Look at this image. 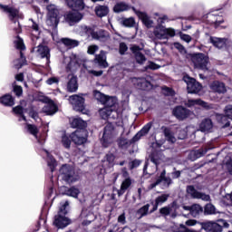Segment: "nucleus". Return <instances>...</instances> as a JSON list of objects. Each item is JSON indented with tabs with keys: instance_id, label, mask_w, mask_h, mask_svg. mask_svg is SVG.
Returning <instances> with one entry per match:
<instances>
[{
	"instance_id": "5701e85b",
	"label": "nucleus",
	"mask_w": 232,
	"mask_h": 232,
	"mask_svg": "<svg viewBox=\"0 0 232 232\" xmlns=\"http://www.w3.org/2000/svg\"><path fill=\"white\" fill-rule=\"evenodd\" d=\"M210 43L213 44V46H215V48L222 50V48H226L227 39L210 36Z\"/></svg>"
},
{
	"instance_id": "412c9836",
	"label": "nucleus",
	"mask_w": 232,
	"mask_h": 232,
	"mask_svg": "<svg viewBox=\"0 0 232 232\" xmlns=\"http://www.w3.org/2000/svg\"><path fill=\"white\" fill-rule=\"evenodd\" d=\"M210 90L215 93H226L227 89L226 88V84L222 82L215 81L209 85Z\"/></svg>"
},
{
	"instance_id": "ea45409f",
	"label": "nucleus",
	"mask_w": 232,
	"mask_h": 232,
	"mask_svg": "<svg viewBox=\"0 0 232 232\" xmlns=\"http://www.w3.org/2000/svg\"><path fill=\"white\" fill-rule=\"evenodd\" d=\"M168 198H169V194H163L156 198L153 211H157V208H159V206H162V204H164V202H166Z\"/></svg>"
},
{
	"instance_id": "cd10ccee",
	"label": "nucleus",
	"mask_w": 232,
	"mask_h": 232,
	"mask_svg": "<svg viewBox=\"0 0 232 232\" xmlns=\"http://www.w3.org/2000/svg\"><path fill=\"white\" fill-rule=\"evenodd\" d=\"M103 168H113L115 166V155L113 153H108L104 157L102 161Z\"/></svg>"
},
{
	"instance_id": "4468645a",
	"label": "nucleus",
	"mask_w": 232,
	"mask_h": 232,
	"mask_svg": "<svg viewBox=\"0 0 232 232\" xmlns=\"http://www.w3.org/2000/svg\"><path fill=\"white\" fill-rule=\"evenodd\" d=\"M82 17V14L74 10L66 14L65 20L70 24V26H73V24H77V23H80Z\"/></svg>"
},
{
	"instance_id": "f257e3e1",
	"label": "nucleus",
	"mask_w": 232,
	"mask_h": 232,
	"mask_svg": "<svg viewBox=\"0 0 232 232\" xmlns=\"http://www.w3.org/2000/svg\"><path fill=\"white\" fill-rule=\"evenodd\" d=\"M168 21V16L163 15L158 19V25L154 28L153 35L155 39L162 41L164 39H169V37H175V29L166 28L162 24Z\"/></svg>"
},
{
	"instance_id": "de8ad7c7",
	"label": "nucleus",
	"mask_w": 232,
	"mask_h": 232,
	"mask_svg": "<svg viewBox=\"0 0 232 232\" xmlns=\"http://www.w3.org/2000/svg\"><path fill=\"white\" fill-rule=\"evenodd\" d=\"M121 24L123 26H126L127 28H133L135 26V18L130 17V18H121L120 20Z\"/></svg>"
},
{
	"instance_id": "864d4df0",
	"label": "nucleus",
	"mask_w": 232,
	"mask_h": 232,
	"mask_svg": "<svg viewBox=\"0 0 232 232\" xmlns=\"http://www.w3.org/2000/svg\"><path fill=\"white\" fill-rule=\"evenodd\" d=\"M62 144L63 147H65L67 149L70 148V146L72 144V136H68L66 134L62 136Z\"/></svg>"
},
{
	"instance_id": "052dcab7",
	"label": "nucleus",
	"mask_w": 232,
	"mask_h": 232,
	"mask_svg": "<svg viewBox=\"0 0 232 232\" xmlns=\"http://www.w3.org/2000/svg\"><path fill=\"white\" fill-rule=\"evenodd\" d=\"M225 115L227 117V119H230L232 121V105H227L225 108Z\"/></svg>"
},
{
	"instance_id": "393cba45",
	"label": "nucleus",
	"mask_w": 232,
	"mask_h": 232,
	"mask_svg": "<svg viewBox=\"0 0 232 232\" xmlns=\"http://www.w3.org/2000/svg\"><path fill=\"white\" fill-rule=\"evenodd\" d=\"M95 63L99 64L101 68H108V62L106 61V53L104 51H101L99 54L95 56Z\"/></svg>"
},
{
	"instance_id": "72a5a7b5",
	"label": "nucleus",
	"mask_w": 232,
	"mask_h": 232,
	"mask_svg": "<svg viewBox=\"0 0 232 232\" xmlns=\"http://www.w3.org/2000/svg\"><path fill=\"white\" fill-rule=\"evenodd\" d=\"M94 11L98 17H106L110 14V8L106 5H97Z\"/></svg>"
},
{
	"instance_id": "9d476101",
	"label": "nucleus",
	"mask_w": 232,
	"mask_h": 232,
	"mask_svg": "<svg viewBox=\"0 0 232 232\" xmlns=\"http://www.w3.org/2000/svg\"><path fill=\"white\" fill-rule=\"evenodd\" d=\"M184 82L187 84V90L188 93H198L202 90V84L197 82L195 78H191L188 75L183 77Z\"/></svg>"
},
{
	"instance_id": "13d9d810",
	"label": "nucleus",
	"mask_w": 232,
	"mask_h": 232,
	"mask_svg": "<svg viewBox=\"0 0 232 232\" xmlns=\"http://www.w3.org/2000/svg\"><path fill=\"white\" fill-rule=\"evenodd\" d=\"M162 92L164 95H169L171 97H173V95H175V92L173 91V89H171L169 87H166V86L162 87Z\"/></svg>"
},
{
	"instance_id": "1a4fd4ad",
	"label": "nucleus",
	"mask_w": 232,
	"mask_h": 232,
	"mask_svg": "<svg viewBox=\"0 0 232 232\" xmlns=\"http://www.w3.org/2000/svg\"><path fill=\"white\" fill-rule=\"evenodd\" d=\"M47 11L46 24L48 26L57 27V24H59V9H57L55 5H49Z\"/></svg>"
},
{
	"instance_id": "58836bf2",
	"label": "nucleus",
	"mask_w": 232,
	"mask_h": 232,
	"mask_svg": "<svg viewBox=\"0 0 232 232\" xmlns=\"http://www.w3.org/2000/svg\"><path fill=\"white\" fill-rule=\"evenodd\" d=\"M0 102L4 104V106H9L12 107L14 104H15V102L14 101V97L10 94H5L2 98H0Z\"/></svg>"
},
{
	"instance_id": "7ed1b4c3",
	"label": "nucleus",
	"mask_w": 232,
	"mask_h": 232,
	"mask_svg": "<svg viewBox=\"0 0 232 232\" xmlns=\"http://www.w3.org/2000/svg\"><path fill=\"white\" fill-rule=\"evenodd\" d=\"M160 160H162V154L160 152H152L150 156V160L145 162L143 168L144 175H153L157 173V169L159 168V164H160Z\"/></svg>"
},
{
	"instance_id": "c756f323",
	"label": "nucleus",
	"mask_w": 232,
	"mask_h": 232,
	"mask_svg": "<svg viewBox=\"0 0 232 232\" xmlns=\"http://www.w3.org/2000/svg\"><path fill=\"white\" fill-rule=\"evenodd\" d=\"M92 39L104 43L110 39V34L106 31L94 32L92 33Z\"/></svg>"
},
{
	"instance_id": "09e8293b",
	"label": "nucleus",
	"mask_w": 232,
	"mask_h": 232,
	"mask_svg": "<svg viewBox=\"0 0 232 232\" xmlns=\"http://www.w3.org/2000/svg\"><path fill=\"white\" fill-rule=\"evenodd\" d=\"M27 128V131H29V133L31 135H33L34 137H35V139L39 141V138H37V134L39 133V129L37 128V126L35 125H32V124H27L26 125Z\"/></svg>"
},
{
	"instance_id": "20e7f679",
	"label": "nucleus",
	"mask_w": 232,
	"mask_h": 232,
	"mask_svg": "<svg viewBox=\"0 0 232 232\" xmlns=\"http://www.w3.org/2000/svg\"><path fill=\"white\" fill-rule=\"evenodd\" d=\"M0 8H2V10L7 14L10 21H12L13 24H14L13 25L14 32H16V34H21V24H19L17 19H23V14L19 13V10L8 5H0Z\"/></svg>"
},
{
	"instance_id": "e2e57ef3",
	"label": "nucleus",
	"mask_w": 232,
	"mask_h": 232,
	"mask_svg": "<svg viewBox=\"0 0 232 232\" xmlns=\"http://www.w3.org/2000/svg\"><path fill=\"white\" fill-rule=\"evenodd\" d=\"M95 52H99V46L97 45H90L87 50V53L90 55H93Z\"/></svg>"
},
{
	"instance_id": "6e6552de",
	"label": "nucleus",
	"mask_w": 232,
	"mask_h": 232,
	"mask_svg": "<svg viewBox=\"0 0 232 232\" xmlns=\"http://www.w3.org/2000/svg\"><path fill=\"white\" fill-rule=\"evenodd\" d=\"M218 222H220L221 225L215 221L202 222L200 223L201 229H204L206 232H222L223 226L225 227H227L228 226V224L223 219L218 220Z\"/></svg>"
},
{
	"instance_id": "9b49d317",
	"label": "nucleus",
	"mask_w": 232,
	"mask_h": 232,
	"mask_svg": "<svg viewBox=\"0 0 232 232\" xmlns=\"http://www.w3.org/2000/svg\"><path fill=\"white\" fill-rule=\"evenodd\" d=\"M32 52L34 53H36L38 57H41V59H46V63H50V48L46 45L40 44L34 48H33Z\"/></svg>"
},
{
	"instance_id": "bf43d9fd",
	"label": "nucleus",
	"mask_w": 232,
	"mask_h": 232,
	"mask_svg": "<svg viewBox=\"0 0 232 232\" xmlns=\"http://www.w3.org/2000/svg\"><path fill=\"white\" fill-rule=\"evenodd\" d=\"M174 48L178 50L180 53H186V48H184V45H182L180 43H174L173 44Z\"/></svg>"
},
{
	"instance_id": "4c0bfd02",
	"label": "nucleus",
	"mask_w": 232,
	"mask_h": 232,
	"mask_svg": "<svg viewBox=\"0 0 232 232\" xmlns=\"http://www.w3.org/2000/svg\"><path fill=\"white\" fill-rule=\"evenodd\" d=\"M79 85L77 84V77L72 76L70 81L67 83L68 92H77Z\"/></svg>"
},
{
	"instance_id": "603ef678",
	"label": "nucleus",
	"mask_w": 232,
	"mask_h": 232,
	"mask_svg": "<svg viewBox=\"0 0 232 232\" xmlns=\"http://www.w3.org/2000/svg\"><path fill=\"white\" fill-rule=\"evenodd\" d=\"M14 113L20 116L19 121H26V117L23 114L24 111V109H23L21 106H16L13 108Z\"/></svg>"
},
{
	"instance_id": "3c124183",
	"label": "nucleus",
	"mask_w": 232,
	"mask_h": 232,
	"mask_svg": "<svg viewBox=\"0 0 232 232\" xmlns=\"http://www.w3.org/2000/svg\"><path fill=\"white\" fill-rule=\"evenodd\" d=\"M187 193L189 197H191L192 198H198V194L200 192H198V190L195 189V187H193L192 185H189L187 187Z\"/></svg>"
},
{
	"instance_id": "338daca9",
	"label": "nucleus",
	"mask_w": 232,
	"mask_h": 232,
	"mask_svg": "<svg viewBox=\"0 0 232 232\" xmlns=\"http://www.w3.org/2000/svg\"><path fill=\"white\" fill-rule=\"evenodd\" d=\"M14 92L17 97H21V95H23V87L19 85H14Z\"/></svg>"
},
{
	"instance_id": "c85d7f7f",
	"label": "nucleus",
	"mask_w": 232,
	"mask_h": 232,
	"mask_svg": "<svg viewBox=\"0 0 232 232\" xmlns=\"http://www.w3.org/2000/svg\"><path fill=\"white\" fill-rule=\"evenodd\" d=\"M105 105V108H111V110H113L114 111H117V98L116 97H105V101L103 103Z\"/></svg>"
},
{
	"instance_id": "ddd939ff",
	"label": "nucleus",
	"mask_w": 232,
	"mask_h": 232,
	"mask_svg": "<svg viewBox=\"0 0 232 232\" xmlns=\"http://www.w3.org/2000/svg\"><path fill=\"white\" fill-rule=\"evenodd\" d=\"M86 137L87 134L85 130H77L71 134L72 142H74V144H78V146H81V144H84V142H86Z\"/></svg>"
},
{
	"instance_id": "69168bd1",
	"label": "nucleus",
	"mask_w": 232,
	"mask_h": 232,
	"mask_svg": "<svg viewBox=\"0 0 232 232\" xmlns=\"http://www.w3.org/2000/svg\"><path fill=\"white\" fill-rule=\"evenodd\" d=\"M160 213L161 215H164L165 217H168V215H169V213H171V208L164 207V208L160 209Z\"/></svg>"
},
{
	"instance_id": "7c9ffc66",
	"label": "nucleus",
	"mask_w": 232,
	"mask_h": 232,
	"mask_svg": "<svg viewBox=\"0 0 232 232\" xmlns=\"http://www.w3.org/2000/svg\"><path fill=\"white\" fill-rule=\"evenodd\" d=\"M130 9H131V5L124 2L117 3L113 7V11L115 12V14H121V12H128V10H130Z\"/></svg>"
},
{
	"instance_id": "0e129e2a",
	"label": "nucleus",
	"mask_w": 232,
	"mask_h": 232,
	"mask_svg": "<svg viewBox=\"0 0 232 232\" xmlns=\"http://www.w3.org/2000/svg\"><path fill=\"white\" fill-rule=\"evenodd\" d=\"M81 30H82L84 32V34H86V35H92V34L95 33V32H93V30H92V28H90L86 25H82Z\"/></svg>"
},
{
	"instance_id": "f704fd0d",
	"label": "nucleus",
	"mask_w": 232,
	"mask_h": 232,
	"mask_svg": "<svg viewBox=\"0 0 232 232\" xmlns=\"http://www.w3.org/2000/svg\"><path fill=\"white\" fill-rule=\"evenodd\" d=\"M99 112H100L102 119L106 121V119H110V117H111L112 113H117V111H113V109H111L110 107H104V108L101 109L99 111Z\"/></svg>"
},
{
	"instance_id": "423d86ee",
	"label": "nucleus",
	"mask_w": 232,
	"mask_h": 232,
	"mask_svg": "<svg viewBox=\"0 0 232 232\" xmlns=\"http://www.w3.org/2000/svg\"><path fill=\"white\" fill-rule=\"evenodd\" d=\"M191 61L194 67L198 70H202L203 72H208L209 70V57L202 53H194L191 55Z\"/></svg>"
},
{
	"instance_id": "c9c22d12",
	"label": "nucleus",
	"mask_w": 232,
	"mask_h": 232,
	"mask_svg": "<svg viewBox=\"0 0 232 232\" xmlns=\"http://www.w3.org/2000/svg\"><path fill=\"white\" fill-rule=\"evenodd\" d=\"M44 153L46 154V157H47L48 168H50V169H51V171L53 173V171H54L55 168L57 167V161L55 160L53 156H52L50 154V152H48V150H44Z\"/></svg>"
},
{
	"instance_id": "c03bdc74",
	"label": "nucleus",
	"mask_w": 232,
	"mask_h": 232,
	"mask_svg": "<svg viewBox=\"0 0 232 232\" xmlns=\"http://www.w3.org/2000/svg\"><path fill=\"white\" fill-rule=\"evenodd\" d=\"M148 213H150V204H146L145 206L138 209L136 212V217L137 218H142L143 217H146Z\"/></svg>"
},
{
	"instance_id": "37998d69",
	"label": "nucleus",
	"mask_w": 232,
	"mask_h": 232,
	"mask_svg": "<svg viewBox=\"0 0 232 232\" xmlns=\"http://www.w3.org/2000/svg\"><path fill=\"white\" fill-rule=\"evenodd\" d=\"M139 17L141 19L142 23L147 26V28H151L153 26V22L150 19V16L146 13H138Z\"/></svg>"
},
{
	"instance_id": "4be33fe9",
	"label": "nucleus",
	"mask_w": 232,
	"mask_h": 232,
	"mask_svg": "<svg viewBox=\"0 0 232 232\" xmlns=\"http://www.w3.org/2000/svg\"><path fill=\"white\" fill-rule=\"evenodd\" d=\"M43 111L47 115H53L57 113V105L52 100H48L43 108Z\"/></svg>"
},
{
	"instance_id": "39448f33",
	"label": "nucleus",
	"mask_w": 232,
	"mask_h": 232,
	"mask_svg": "<svg viewBox=\"0 0 232 232\" xmlns=\"http://www.w3.org/2000/svg\"><path fill=\"white\" fill-rule=\"evenodd\" d=\"M60 176L67 184H73L79 180V175L75 173L73 167L70 165H63L60 169Z\"/></svg>"
},
{
	"instance_id": "2f4dec72",
	"label": "nucleus",
	"mask_w": 232,
	"mask_h": 232,
	"mask_svg": "<svg viewBox=\"0 0 232 232\" xmlns=\"http://www.w3.org/2000/svg\"><path fill=\"white\" fill-rule=\"evenodd\" d=\"M61 43H63L69 50H72V48H77L80 44L79 41L71 38H62Z\"/></svg>"
},
{
	"instance_id": "49530a36",
	"label": "nucleus",
	"mask_w": 232,
	"mask_h": 232,
	"mask_svg": "<svg viewBox=\"0 0 232 232\" xmlns=\"http://www.w3.org/2000/svg\"><path fill=\"white\" fill-rule=\"evenodd\" d=\"M26 64V58L23 55V52H20V59L14 61V66L16 70L23 68Z\"/></svg>"
},
{
	"instance_id": "774afa93",
	"label": "nucleus",
	"mask_w": 232,
	"mask_h": 232,
	"mask_svg": "<svg viewBox=\"0 0 232 232\" xmlns=\"http://www.w3.org/2000/svg\"><path fill=\"white\" fill-rule=\"evenodd\" d=\"M128 52V45H126L125 43H121L120 44V53L121 55H124Z\"/></svg>"
},
{
	"instance_id": "a878e982",
	"label": "nucleus",
	"mask_w": 232,
	"mask_h": 232,
	"mask_svg": "<svg viewBox=\"0 0 232 232\" xmlns=\"http://www.w3.org/2000/svg\"><path fill=\"white\" fill-rule=\"evenodd\" d=\"M186 106H188V108H191L192 106H201L202 108H207V110H209V108H211V106H209L208 104V102H206L200 99L188 100L186 102Z\"/></svg>"
},
{
	"instance_id": "8fccbe9b",
	"label": "nucleus",
	"mask_w": 232,
	"mask_h": 232,
	"mask_svg": "<svg viewBox=\"0 0 232 232\" xmlns=\"http://www.w3.org/2000/svg\"><path fill=\"white\" fill-rule=\"evenodd\" d=\"M217 213L218 211H217V208L213 204L208 203L205 206V215H217Z\"/></svg>"
},
{
	"instance_id": "f03ea898",
	"label": "nucleus",
	"mask_w": 232,
	"mask_h": 232,
	"mask_svg": "<svg viewBox=\"0 0 232 232\" xmlns=\"http://www.w3.org/2000/svg\"><path fill=\"white\" fill-rule=\"evenodd\" d=\"M70 206V202L65 201L64 203H61L60 210L57 216L54 217L53 225L58 227V229H64V227H67V226H70L72 224V220L65 217L66 213H68V210H66V208Z\"/></svg>"
},
{
	"instance_id": "6ab92c4d",
	"label": "nucleus",
	"mask_w": 232,
	"mask_h": 232,
	"mask_svg": "<svg viewBox=\"0 0 232 232\" xmlns=\"http://www.w3.org/2000/svg\"><path fill=\"white\" fill-rule=\"evenodd\" d=\"M153 126V123L149 122L147 123L140 131L137 132V134L130 140V142H137L142 139V137H146L147 133H150V130H151V127Z\"/></svg>"
},
{
	"instance_id": "4d7b16f0",
	"label": "nucleus",
	"mask_w": 232,
	"mask_h": 232,
	"mask_svg": "<svg viewBox=\"0 0 232 232\" xmlns=\"http://www.w3.org/2000/svg\"><path fill=\"white\" fill-rule=\"evenodd\" d=\"M15 48L17 50H24V43L23 42V39L20 37H17L16 40L14 41Z\"/></svg>"
},
{
	"instance_id": "a211bd4d",
	"label": "nucleus",
	"mask_w": 232,
	"mask_h": 232,
	"mask_svg": "<svg viewBox=\"0 0 232 232\" xmlns=\"http://www.w3.org/2000/svg\"><path fill=\"white\" fill-rule=\"evenodd\" d=\"M191 111L189 110L182 107V106H178L173 110V115L179 119V121H184V119H188L189 117V114Z\"/></svg>"
},
{
	"instance_id": "473e14b6",
	"label": "nucleus",
	"mask_w": 232,
	"mask_h": 232,
	"mask_svg": "<svg viewBox=\"0 0 232 232\" xmlns=\"http://www.w3.org/2000/svg\"><path fill=\"white\" fill-rule=\"evenodd\" d=\"M163 133L165 136L166 140L168 142H171V144L177 142V138H175V134H173V131H171V129L168 127H162Z\"/></svg>"
},
{
	"instance_id": "bb28decb",
	"label": "nucleus",
	"mask_w": 232,
	"mask_h": 232,
	"mask_svg": "<svg viewBox=\"0 0 232 232\" xmlns=\"http://www.w3.org/2000/svg\"><path fill=\"white\" fill-rule=\"evenodd\" d=\"M184 209L190 211V215L194 218L198 217L204 211V208L198 204H194L191 207H184Z\"/></svg>"
},
{
	"instance_id": "e433bc0d",
	"label": "nucleus",
	"mask_w": 232,
	"mask_h": 232,
	"mask_svg": "<svg viewBox=\"0 0 232 232\" xmlns=\"http://www.w3.org/2000/svg\"><path fill=\"white\" fill-rule=\"evenodd\" d=\"M71 126L72 128H78V130H84L86 128V121L81 118H74L71 122Z\"/></svg>"
},
{
	"instance_id": "a18cd8bd",
	"label": "nucleus",
	"mask_w": 232,
	"mask_h": 232,
	"mask_svg": "<svg viewBox=\"0 0 232 232\" xmlns=\"http://www.w3.org/2000/svg\"><path fill=\"white\" fill-rule=\"evenodd\" d=\"M201 131H209L213 128V122L209 119H205L202 121L199 126Z\"/></svg>"
},
{
	"instance_id": "6e6d98bb",
	"label": "nucleus",
	"mask_w": 232,
	"mask_h": 232,
	"mask_svg": "<svg viewBox=\"0 0 232 232\" xmlns=\"http://www.w3.org/2000/svg\"><path fill=\"white\" fill-rule=\"evenodd\" d=\"M130 186H131V179L130 178H127L121 183V191H126V189H128V188H130Z\"/></svg>"
},
{
	"instance_id": "79ce46f5",
	"label": "nucleus",
	"mask_w": 232,
	"mask_h": 232,
	"mask_svg": "<svg viewBox=\"0 0 232 232\" xmlns=\"http://www.w3.org/2000/svg\"><path fill=\"white\" fill-rule=\"evenodd\" d=\"M80 194L81 190H79V188L76 187H71L64 191V195H66L67 197H72V198H77Z\"/></svg>"
},
{
	"instance_id": "dca6fc26",
	"label": "nucleus",
	"mask_w": 232,
	"mask_h": 232,
	"mask_svg": "<svg viewBox=\"0 0 232 232\" xmlns=\"http://www.w3.org/2000/svg\"><path fill=\"white\" fill-rule=\"evenodd\" d=\"M160 182H163L165 188H169V184H171V179L166 177V170L164 169L161 173L160 176L156 179L154 183H151L149 186V189H153V188H157Z\"/></svg>"
},
{
	"instance_id": "2eb2a0df",
	"label": "nucleus",
	"mask_w": 232,
	"mask_h": 232,
	"mask_svg": "<svg viewBox=\"0 0 232 232\" xmlns=\"http://www.w3.org/2000/svg\"><path fill=\"white\" fill-rule=\"evenodd\" d=\"M132 82L138 90H151L153 88V85H151V82H150L146 78H133Z\"/></svg>"
},
{
	"instance_id": "680f3d73",
	"label": "nucleus",
	"mask_w": 232,
	"mask_h": 232,
	"mask_svg": "<svg viewBox=\"0 0 232 232\" xmlns=\"http://www.w3.org/2000/svg\"><path fill=\"white\" fill-rule=\"evenodd\" d=\"M197 198H200L201 200H204L205 202H209L211 200V197L208 194H204L202 192H199Z\"/></svg>"
},
{
	"instance_id": "f3484780",
	"label": "nucleus",
	"mask_w": 232,
	"mask_h": 232,
	"mask_svg": "<svg viewBox=\"0 0 232 232\" xmlns=\"http://www.w3.org/2000/svg\"><path fill=\"white\" fill-rule=\"evenodd\" d=\"M81 218L82 220V226H90L97 217L93 212L88 209H83L81 214Z\"/></svg>"
},
{
	"instance_id": "0eeeda50",
	"label": "nucleus",
	"mask_w": 232,
	"mask_h": 232,
	"mask_svg": "<svg viewBox=\"0 0 232 232\" xmlns=\"http://www.w3.org/2000/svg\"><path fill=\"white\" fill-rule=\"evenodd\" d=\"M118 133L113 124L108 123L104 128L103 136L102 138V146L108 148L111 144H113V139H115Z\"/></svg>"
},
{
	"instance_id": "5fc2aeb1",
	"label": "nucleus",
	"mask_w": 232,
	"mask_h": 232,
	"mask_svg": "<svg viewBox=\"0 0 232 232\" xmlns=\"http://www.w3.org/2000/svg\"><path fill=\"white\" fill-rule=\"evenodd\" d=\"M93 95L96 101H99L100 102H102V104L106 101V95L102 94L99 91H94Z\"/></svg>"
},
{
	"instance_id": "f8f14e48",
	"label": "nucleus",
	"mask_w": 232,
	"mask_h": 232,
	"mask_svg": "<svg viewBox=\"0 0 232 232\" xmlns=\"http://www.w3.org/2000/svg\"><path fill=\"white\" fill-rule=\"evenodd\" d=\"M69 102L75 111H84V99L77 94L69 97Z\"/></svg>"
},
{
	"instance_id": "a19ab883",
	"label": "nucleus",
	"mask_w": 232,
	"mask_h": 232,
	"mask_svg": "<svg viewBox=\"0 0 232 232\" xmlns=\"http://www.w3.org/2000/svg\"><path fill=\"white\" fill-rule=\"evenodd\" d=\"M208 19H209L211 24H215L216 28L217 26H219V24H222V23H224V18H222L221 16H217L213 14H209L208 15Z\"/></svg>"
},
{
	"instance_id": "b1692460",
	"label": "nucleus",
	"mask_w": 232,
	"mask_h": 232,
	"mask_svg": "<svg viewBox=\"0 0 232 232\" xmlns=\"http://www.w3.org/2000/svg\"><path fill=\"white\" fill-rule=\"evenodd\" d=\"M69 8L72 10H84L83 0H65Z\"/></svg>"
},
{
	"instance_id": "aec40b11",
	"label": "nucleus",
	"mask_w": 232,
	"mask_h": 232,
	"mask_svg": "<svg viewBox=\"0 0 232 232\" xmlns=\"http://www.w3.org/2000/svg\"><path fill=\"white\" fill-rule=\"evenodd\" d=\"M130 50L132 53H134L136 62L139 64H144V63H146V56H144V54L140 53V50H141L140 47H139L138 45H132L130 47Z\"/></svg>"
}]
</instances>
